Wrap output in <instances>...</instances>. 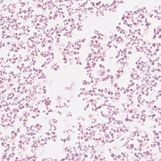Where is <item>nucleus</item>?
Instances as JSON below:
<instances>
[{"mask_svg": "<svg viewBox=\"0 0 161 161\" xmlns=\"http://www.w3.org/2000/svg\"><path fill=\"white\" fill-rule=\"evenodd\" d=\"M56 129L55 127L53 125H51L48 128V130L50 131V133L54 134V132L53 131L55 130Z\"/></svg>", "mask_w": 161, "mask_h": 161, "instance_id": "1", "label": "nucleus"}, {"mask_svg": "<svg viewBox=\"0 0 161 161\" xmlns=\"http://www.w3.org/2000/svg\"><path fill=\"white\" fill-rule=\"evenodd\" d=\"M116 39H117L116 40L117 43H119L122 41V39L120 37H117Z\"/></svg>", "mask_w": 161, "mask_h": 161, "instance_id": "2", "label": "nucleus"}, {"mask_svg": "<svg viewBox=\"0 0 161 161\" xmlns=\"http://www.w3.org/2000/svg\"><path fill=\"white\" fill-rule=\"evenodd\" d=\"M46 142L45 140H44V142L42 143L41 144H43V145L44 144H46Z\"/></svg>", "mask_w": 161, "mask_h": 161, "instance_id": "3", "label": "nucleus"}, {"mask_svg": "<svg viewBox=\"0 0 161 161\" xmlns=\"http://www.w3.org/2000/svg\"><path fill=\"white\" fill-rule=\"evenodd\" d=\"M54 69L55 70H57V69L56 68H54Z\"/></svg>", "mask_w": 161, "mask_h": 161, "instance_id": "4", "label": "nucleus"}, {"mask_svg": "<svg viewBox=\"0 0 161 161\" xmlns=\"http://www.w3.org/2000/svg\"><path fill=\"white\" fill-rule=\"evenodd\" d=\"M43 141V140L42 139L41 140V141L42 142V141Z\"/></svg>", "mask_w": 161, "mask_h": 161, "instance_id": "5", "label": "nucleus"}, {"mask_svg": "<svg viewBox=\"0 0 161 161\" xmlns=\"http://www.w3.org/2000/svg\"><path fill=\"white\" fill-rule=\"evenodd\" d=\"M139 21L138 20H137V21Z\"/></svg>", "mask_w": 161, "mask_h": 161, "instance_id": "6", "label": "nucleus"}, {"mask_svg": "<svg viewBox=\"0 0 161 161\" xmlns=\"http://www.w3.org/2000/svg\"><path fill=\"white\" fill-rule=\"evenodd\" d=\"M160 37L161 38V35L160 36Z\"/></svg>", "mask_w": 161, "mask_h": 161, "instance_id": "7", "label": "nucleus"}]
</instances>
